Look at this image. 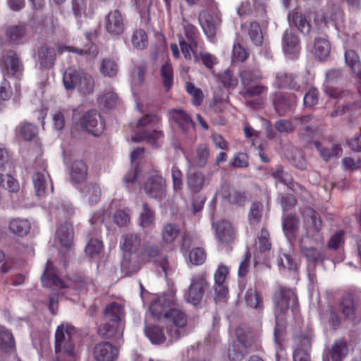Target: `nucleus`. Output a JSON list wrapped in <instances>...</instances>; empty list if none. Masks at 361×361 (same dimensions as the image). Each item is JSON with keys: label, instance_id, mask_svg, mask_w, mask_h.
Listing matches in <instances>:
<instances>
[{"label": "nucleus", "instance_id": "1", "mask_svg": "<svg viewBox=\"0 0 361 361\" xmlns=\"http://www.w3.org/2000/svg\"><path fill=\"white\" fill-rule=\"evenodd\" d=\"M78 339L77 329L68 323H62L55 332L54 350L52 361H76L75 342Z\"/></svg>", "mask_w": 361, "mask_h": 361}, {"label": "nucleus", "instance_id": "2", "mask_svg": "<svg viewBox=\"0 0 361 361\" xmlns=\"http://www.w3.org/2000/svg\"><path fill=\"white\" fill-rule=\"evenodd\" d=\"M141 245V238L136 233H124L121 238L120 247L123 252L121 263V270L126 275H131L139 270L137 252Z\"/></svg>", "mask_w": 361, "mask_h": 361}, {"label": "nucleus", "instance_id": "3", "mask_svg": "<svg viewBox=\"0 0 361 361\" xmlns=\"http://www.w3.org/2000/svg\"><path fill=\"white\" fill-rule=\"evenodd\" d=\"M243 90L240 94L244 97H253L260 96L267 92L268 87L260 83L262 74L257 67H243L239 71Z\"/></svg>", "mask_w": 361, "mask_h": 361}, {"label": "nucleus", "instance_id": "4", "mask_svg": "<svg viewBox=\"0 0 361 361\" xmlns=\"http://www.w3.org/2000/svg\"><path fill=\"white\" fill-rule=\"evenodd\" d=\"M164 317L168 322L166 331L171 341H178L188 334V317L182 310L170 307L164 313Z\"/></svg>", "mask_w": 361, "mask_h": 361}, {"label": "nucleus", "instance_id": "5", "mask_svg": "<svg viewBox=\"0 0 361 361\" xmlns=\"http://www.w3.org/2000/svg\"><path fill=\"white\" fill-rule=\"evenodd\" d=\"M137 256L139 269L141 264L154 262L161 267L166 277L173 271V267L166 256L161 254L159 246L157 244H145Z\"/></svg>", "mask_w": 361, "mask_h": 361}, {"label": "nucleus", "instance_id": "6", "mask_svg": "<svg viewBox=\"0 0 361 361\" xmlns=\"http://www.w3.org/2000/svg\"><path fill=\"white\" fill-rule=\"evenodd\" d=\"M338 309L345 319L357 323L361 319V293L347 292L339 299Z\"/></svg>", "mask_w": 361, "mask_h": 361}, {"label": "nucleus", "instance_id": "7", "mask_svg": "<svg viewBox=\"0 0 361 361\" xmlns=\"http://www.w3.org/2000/svg\"><path fill=\"white\" fill-rule=\"evenodd\" d=\"M273 302L276 308L275 314L283 316L289 308L298 305V298L293 289L280 287L274 293Z\"/></svg>", "mask_w": 361, "mask_h": 361}, {"label": "nucleus", "instance_id": "8", "mask_svg": "<svg viewBox=\"0 0 361 361\" xmlns=\"http://www.w3.org/2000/svg\"><path fill=\"white\" fill-rule=\"evenodd\" d=\"M313 333L311 331L302 332L294 340L293 351V361H311L312 341Z\"/></svg>", "mask_w": 361, "mask_h": 361}, {"label": "nucleus", "instance_id": "9", "mask_svg": "<svg viewBox=\"0 0 361 361\" xmlns=\"http://www.w3.org/2000/svg\"><path fill=\"white\" fill-rule=\"evenodd\" d=\"M208 286L207 276L204 273L195 274L191 278V283L185 293V300L194 305H199Z\"/></svg>", "mask_w": 361, "mask_h": 361}, {"label": "nucleus", "instance_id": "10", "mask_svg": "<svg viewBox=\"0 0 361 361\" xmlns=\"http://www.w3.org/2000/svg\"><path fill=\"white\" fill-rule=\"evenodd\" d=\"M78 123L82 129L94 136L100 135L104 129V123L96 110H90L82 115Z\"/></svg>", "mask_w": 361, "mask_h": 361}, {"label": "nucleus", "instance_id": "11", "mask_svg": "<svg viewBox=\"0 0 361 361\" xmlns=\"http://www.w3.org/2000/svg\"><path fill=\"white\" fill-rule=\"evenodd\" d=\"M325 82L326 87L325 92L332 98L343 99L345 97H352V93L348 90H339L331 87L343 78V71L341 68H331L328 70L325 75Z\"/></svg>", "mask_w": 361, "mask_h": 361}, {"label": "nucleus", "instance_id": "12", "mask_svg": "<svg viewBox=\"0 0 361 361\" xmlns=\"http://www.w3.org/2000/svg\"><path fill=\"white\" fill-rule=\"evenodd\" d=\"M271 101L276 112L283 116L296 106L298 97L294 93L276 92Z\"/></svg>", "mask_w": 361, "mask_h": 361}, {"label": "nucleus", "instance_id": "13", "mask_svg": "<svg viewBox=\"0 0 361 361\" xmlns=\"http://www.w3.org/2000/svg\"><path fill=\"white\" fill-rule=\"evenodd\" d=\"M144 190L149 198L161 200L166 194V180L159 175L149 176L145 182Z\"/></svg>", "mask_w": 361, "mask_h": 361}, {"label": "nucleus", "instance_id": "14", "mask_svg": "<svg viewBox=\"0 0 361 361\" xmlns=\"http://www.w3.org/2000/svg\"><path fill=\"white\" fill-rule=\"evenodd\" d=\"M302 215L306 235L311 238L318 235L323 225L319 213L311 207H306L302 210Z\"/></svg>", "mask_w": 361, "mask_h": 361}, {"label": "nucleus", "instance_id": "15", "mask_svg": "<svg viewBox=\"0 0 361 361\" xmlns=\"http://www.w3.org/2000/svg\"><path fill=\"white\" fill-rule=\"evenodd\" d=\"M104 28L113 37L122 35L126 28L123 14L118 9L110 11L104 18Z\"/></svg>", "mask_w": 361, "mask_h": 361}, {"label": "nucleus", "instance_id": "16", "mask_svg": "<svg viewBox=\"0 0 361 361\" xmlns=\"http://www.w3.org/2000/svg\"><path fill=\"white\" fill-rule=\"evenodd\" d=\"M0 66H4L6 73L12 76L21 75L24 69L20 58L13 50H8L2 56Z\"/></svg>", "mask_w": 361, "mask_h": 361}, {"label": "nucleus", "instance_id": "17", "mask_svg": "<svg viewBox=\"0 0 361 361\" xmlns=\"http://www.w3.org/2000/svg\"><path fill=\"white\" fill-rule=\"evenodd\" d=\"M282 47L288 58L294 59L298 57L301 49L300 39L292 29H288L284 32Z\"/></svg>", "mask_w": 361, "mask_h": 361}, {"label": "nucleus", "instance_id": "18", "mask_svg": "<svg viewBox=\"0 0 361 361\" xmlns=\"http://www.w3.org/2000/svg\"><path fill=\"white\" fill-rule=\"evenodd\" d=\"M198 20L204 34L208 39L212 41L217 29L220 26L221 19L217 16L212 15L207 11H202L199 14Z\"/></svg>", "mask_w": 361, "mask_h": 361}, {"label": "nucleus", "instance_id": "19", "mask_svg": "<svg viewBox=\"0 0 361 361\" xmlns=\"http://www.w3.org/2000/svg\"><path fill=\"white\" fill-rule=\"evenodd\" d=\"M93 355L97 361H114L118 355V350L111 343L104 341L94 346Z\"/></svg>", "mask_w": 361, "mask_h": 361}, {"label": "nucleus", "instance_id": "20", "mask_svg": "<svg viewBox=\"0 0 361 361\" xmlns=\"http://www.w3.org/2000/svg\"><path fill=\"white\" fill-rule=\"evenodd\" d=\"M207 179L203 172L188 170L186 173V184L192 194L200 192L207 185Z\"/></svg>", "mask_w": 361, "mask_h": 361}, {"label": "nucleus", "instance_id": "21", "mask_svg": "<svg viewBox=\"0 0 361 361\" xmlns=\"http://www.w3.org/2000/svg\"><path fill=\"white\" fill-rule=\"evenodd\" d=\"M348 347L347 343L343 339L336 340L331 348L324 353L323 361H343L348 355Z\"/></svg>", "mask_w": 361, "mask_h": 361}, {"label": "nucleus", "instance_id": "22", "mask_svg": "<svg viewBox=\"0 0 361 361\" xmlns=\"http://www.w3.org/2000/svg\"><path fill=\"white\" fill-rule=\"evenodd\" d=\"M275 85L279 89H288L299 92L301 86L298 76L287 72H279L276 75Z\"/></svg>", "mask_w": 361, "mask_h": 361}, {"label": "nucleus", "instance_id": "23", "mask_svg": "<svg viewBox=\"0 0 361 361\" xmlns=\"http://www.w3.org/2000/svg\"><path fill=\"white\" fill-rule=\"evenodd\" d=\"M300 248L302 255L306 258L307 267H316L319 263H323L325 259V253L322 249L314 247H307L302 245V240L300 242Z\"/></svg>", "mask_w": 361, "mask_h": 361}, {"label": "nucleus", "instance_id": "24", "mask_svg": "<svg viewBox=\"0 0 361 361\" xmlns=\"http://www.w3.org/2000/svg\"><path fill=\"white\" fill-rule=\"evenodd\" d=\"M170 114L173 121L184 133H188L191 130H195V123L190 116L184 110L173 109L170 110Z\"/></svg>", "mask_w": 361, "mask_h": 361}, {"label": "nucleus", "instance_id": "25", "mask_svg": "<svg viewBox=\"0 0 361 361\" xmlns=\"http://www.w3.org/2000/svg\"><path fill=\"white\" fill-rule=\"evenodd\" d=\"M345 63L352 70L357 81V90L361 94V61L357 53L353 50L349 49L345 51Z\"/></svg>", "mask_w": 361, "mask_h": 361}, {"label": "nucleus", "instance_id": "26", "mask_svg": "<svg viewBox=\"0 0 361 361\" xmlns=\"http://www.w3.org/2000/svg\"><path fill=\"white\" fill-rule=\"evenodd\" d=\"M42 283L45 287H50L51 286H59L61 288H66L64 283L57 276L55 268L50 260L47 262L46 268L43 274L41 276Z\"/></svg>", "mask_w": 361, "mask_h": 361}, {"label": "nucleus", "instance_id": "27", "mask_svg": "<svg viewBox=\"0 0 361 361\" xmlns=\"http://www.w3.org/2000/svg\"><path fill=\"white\" fill-rule=\"evenodd\" d=\"M221 195L224 199L229 203L238 206H243L246 202L250 199L248 192L245 190H238L236 189H224L221 191Z\"/></svg>", "mask_w": 361, "mask_h": 361}, {"label": "nucleus", "instance_id": "28", "mask_svg": "<svg viewBox=\"0 0 361 361\" xmlns=\"http://www.w3.org/2000/svg\"><path fill=\"white\" fill-rule=\"evenodd\" d=\"M124 317L123 306L117 302H113L108 305L104 310L103 321L114 322V324H119Z\"/></svg>", "mask_w": 361, "mask_h": 361}, {"label": "nucleus", "instance_id": "29", "mask_svg": "<svg viewBox=\"0 0 361 361\" xmlns=\"http://www.w3.org/2000/svg\"><path fill=\"white\" fill-rule=\"evenodd\" d=\"M163 133L160 130H142L137 133L134 137H132V141L135 142H140L146 141L154 147L159 145V140L163 137Z\"/></svg>", "mask_w": 361, "mask_h": 361}, {"label": "nucleus", "instance_id": "30", "mask_svg": "<svg viewBox=\"0 0 361 361\" xmlns=\"http://www.w3.org/2000/svg\"><path fill=\"white\" fill-rule=\"evenodd\" d=\"M71 181L75 183L84 182L87 177V166L82 160H75L70 169Z\"/></svg>", "mask_w": 361, "mask_h": 361}, {"label": "nucleus", "instance_id": "31", "mask_svg": "<svg viewBox=\"0 0 361 361\" xmlns=\"http://www.w3.org/2000/svg\"><path fill=\"white\" fill-rule=\"evenodd\" d=\"M216 235L223 243H228L234 240L235 234L231 224L225 220L219 221L216 226Z\"/></svg>", "mask_w": 361, "mask_h": 361}, {"label": "nucleus", "instance_id": "32", "mask_svg": "<svg viewBox=\"0 0 361 361\" xmlns=\"http://www.w3.org/2000/svg\"><path fill=\"white\" fill-rule=\"evenodd\" d=\"M173 303V298L171 295H162L151 303L149 310L154 316L164 317V313L166 312L165 308L170 307Z\"/></svg>", "mask_w": 361, "mask_h": 361}, {"label": "nucleus", "instance_id": "33", "mask_svg": "<svg viewBox=\"0 0 361 361\" xmlns=\"http://www.w3.org/2000/svg\"><path fill=\"white\" fill-rule=\"evenodd\" d=\"M330 51L331 44L327 39L322 37L314 39L312 52L318 60L326 61L329 56Z\"/></svg>", "mask_w": 361, "mask_h": 361}, {"label": "nucleus", "instance_id": "34", "mask_svg": "<svg viewBox=\"0 0 361 361\" xmlns=\"http://www.w3.org/2000/svg\"><path fill=\"white\" fill-rule=\"evenodd\" d=\"M282 226L288 240L291 242L295 240L299 227V220L298 217L295 214H288L283 218Z\"/></svg>", "mask_w": 361, "mask_h": 361}, {"label": "nucleus", "instance_id": "35", "mask_svg": "<svg viewBox=\"0 0 361 361\" xmlns=\"http://www.w3.org/2000/svg\"><path fill=\"white\" fill-rule=\"evenodd\" d=\"M314 145L319 152L321 157L325 161L333 158H338L341 156L342 148L338 144H333L330 148L324 147L320 142L315 141Z\"/></svg>", "mask_w": 361, "mask_h": 361}, {"label": "nucleus", "instance_id": "36", "mask_svg": "<svg viewBox=\"0 0 361 361\" xmlns=\"http://www.w3.org/2000/svg\"><path fill=\"white\" fill-rule=\"evenodd\" d=\"M27 171L30 173H33L32 179L36 195L39 197L44 195L47 184L46 173L39 171H35L33 168L30 167L27 168Z\"/></svg>", "mask_w": 361, "mask_h": 361}, {"label": "nucleus", "instance_id": "37", "mask_svg": "<svg viewBox=\"0 0 361 361\" xmlns=\"http://www.w3.org/2000/svg\"><path fill=\"white\" fill-rule=\"evenodd\" d=\"M56 58V51L54 47L42 46L38 50V59L44 68H51Z\"/></svg>", "mask_w": 361, "mask_h": 361}, {"label": "nucleus", "instance_id": "38", "mask_svg": "<svg viewBox=\"0 0 361 361\" xmlns=\"http://www.w3.org/2000/svg\"><path fill=\"white\" fill-rule=\"evenodd\" d=\"M16 348L13 336L10 330L0 325V350L3 353H10Z\"/></svg>", "mask_w": 361, "mask_h": 361}, {"label": "nucleus", "instance_id": "39", "mask_svg": "<svg viewBox=\"0 0 361 361\" xmlns=\"http://www.w3.org/2000/svg\"><path fill=\"white\" fill-rule=\"evenodd\" d=\"M155 212L147 202H143L139 214V225L142 228L153 227L155 224Z\"/></svg>", "mask_w": 361, "mask_h": 361}, {"label": "nucleus", "instance_id": "40", "mask_svg": "<svg viewBox=\"0 0 361 361\" xmlns=\"http://www.w3.org/2000/svg\"><path fill=\"white\" fill-rule=\"evenodd\" d=\"M288 18L290 24H293L302 33L308 35L310 32L311 24L302 13L291 12Z\"/></svg>", "mask_w": 361, "mask_h": 361}, {"label": "nucleus", "instance_id": "41", "mask_svg": "<svg viewBox=\"0 0 361 361\" xmlns=\"http://www.w3.org/2000/svg\"><path fill=\"white\" fill-rule=\"evenodd\" d=\"M343 15V11L339 5L329 4L324 10L320 20L322 23L327 24L329 22L338 21L342 18Z\"/></svg>", "mask_w": 361, "mask_h": 361}, {"label": "nucleus", "instance_id": "42", "mask_svg": "<svg viewBox=\"0 0 361 361\" xmlns=\"http://www.w3.org/2000/svg\"><path fill=\"white\" fill-rule=\"evenodd\" d=\"M319 318L322 322L328 323L334 330L337 329L341 324V319L332 306H329L326 309L321 311Z\"/></svg>", "mask_w": 361, "mask_h": 361}, {"label": "nucleus", "instance_id": "43", "mask_svg": "<svg viewBox=\"0 0 361 361\" xmlns=\"http://www.w3.org/2000/svg\"><path fill=\"white\" fill-rule=\"evenodd\" d=\"M31 228L30 221L26 219L15 218L9 222V231L13 234L23 237L26 235Z\"/></svg>", "mask_w": 361, "mask_h": 361}, {"label": "nucleus", "instance_id": "44", "mask_svg": "<svg viewBox=\"0 0 361 361\" xmlns=\"http://www.w3.org/2000/svg\"><path fill=\"white\" fill-rule=\"evenodd\" d=\"M56 235L62 246L71 247L73 239V229L71 223L65 222L56 231Z\"/></svg>", "mask_w": 361, "mask_h": 361}, {"label": "nucleus", "instance_id": "45", "mask_svg": "<svg viewBox=\"0 0 361 361\" xmlns=\"http://www.w3.org/2000/svg\"><path fill=\"white\" fill-rule=\"evenodd\" d=\"M145 333L152 343L154 345H161L166 340L163 329L157 325L145 326Z\"/></svg>", "mask_w": 361, "mask_h": 361}, {"label": "nucleus", "instance_id": "46", "mask_svg": "<svg viewBox=\"0 0 361 361\" xmlns=\"http://www.w3.org/2000/svg\"><path fill=\"white\" fill-rule=\"evenodd\" d=\"M180 233L179 226L173 223L164 224L161 229V240L165 244H171Z\"/></svg>", "mask_w": 361, "mask_h": 361}, {"label": "nucleus", "instance_id": "47", "mask_svg": "<svg viewBox=\"0 0 361 361\" xmlns=\"http://www.w3.org/2000/svg\"><path fill=\"white\" fill-rule=\"evenodd\" d=\"M16 135L25 140H32L38 133L37 126L30 123H22L16 130Z\"/></svg>", "mask_w": 361, "mask_h": 361}, {"label": "nucleus", "instance_id": "48", "mask_svg": "<svg viewBox=\"0 0 361 361\" xmlns=\"http://www.w3.org/2000/svg\"><path fill=\"white\" fill-rule=\"evenodd\" d=\"M223 87L227 90H234L238 85V79L233 71L228 68L217 75Z\"/></svg>", "mask_w": 361, "mask_h": 361}, {"label": "nucleus", "instance_id": "49", "mask_svg": "<svg viewBox=\"0 0 361 361\" xmlns=\"http://www.w3.org/2000/svg\"><path fill=\"white\" fill-rule=\"evenodd\" d=\"M160 72L164 87L169 92L173 85V70L171 63L166 61L161 66Z\"/></svg>", "mask_w": 361, "mask_h": 361}, {"label": "nucleus", "instance_id": "50", "mask_svg": "<svg viewBox=\"0 0 361 361\" xmlns=\"http://www.w3.org/2000/svg\"><path fill=\"white\" fill-rule=\"evenodd\" d=\"M80 71L68 68L63 77L64 87L68 90H72L77 87L80 77Z\"/></svg>", "mask_w": 361, "mask_h": 361}, {"label": "nucleus", "instance_id": "51", "mask_svg": "<svg viewBox=\"0 0 361 361\" xmlns=\"http://www.w3.org/2000/svg\"><path fill=\"white\" fill-rule=\"evenodd\" d=\"M118 324H114V322L103 321V324L98 328V334L104 338L111 339L116 336Z\"/></svg>", "mask_w": 361, "mask_h": 361}, {"label": "nucleus", "instance_id": "52", "mask_svg": "<svg viewBox=\"0 0 361 361\" xmlns=\"http://www.w3.org/2000/svg\"><path fill=\"white\" fill-rule=\"evenodd\" d=\"M246 304L252 308L261 310L263 307V300L256 289H248L245 295Z\"/></svg>", "mask_w": 361, "mask_h": 361}, {"label": "nucleus", "instance_id": "53", "mask_svg": "<svg viewBox=\"0 0 361 361\" xmlns=\"http://www.w3.org/2000/svg\"><path fill=\"white\" fill-rule=\"evenodd\" d=\"M101 73L109 78L115 77L118 72V66L116 61L111 59H104L99 68Z\"/></svg>", "mask_w": 361, "mask_h": 361}, {"label": "nucleus", "instance_id": "54", "mask_svg": "<svg viewBox=\"0 0 361 361\" xmlns=\"http://www.w3.org/2000/svg\"><path fill=\"white\" fill-rule=\"evenodd\" d=\"M77 87L83 94H90L92 92L94 88V80L92 77L80 71V77Z\"/></svg>", "mask_w": 361, "mask_h": 361}, {"label": "nucleus", "instance_id": "55", "mask_svg": "<svg viewBox=\"0 0 361 361\" xmlns=\"http://www.w3.org/2000/svg\"><path fill=\"white\" fill-rule=\"evenodd\" d=\"M248 353L240 344L233 342L228 348L227 356L230 361H242Z\"/></svg>", "mask_w": 361, "mask_h": 361}, {"label": "nucleus", "instance_id": "56", "mask_svg": "<svg viewBox=\"0 0 361 361\" xmlns=\"http://www.w3.org/2000/svg\"><path fill=\"white\" fill-rule=\"evenodd\" d=\"M264 205L262 202L255 201L251 204L248 214V220L251 225L258 224L262 219Z\"/></svg>", "mask_w": 361, "mask_h": 361}, {"label": "nucleus", "instance_id": "57", "mask_svg": "<svg viewBox=\"0 0 361 361\" xmlns=\"http://www.w3.org/2000/svg\"><path fill=\"white\" fill-rule=\"evenodd\" d=\"M248 35L252 42L255 46H262L263 43V35L260 25L257 22L250 23L248 27Z\"/></svg>", "mask_w": 361, "mask_h": 361}, {"label": "nucleus", "instance_id": "58", "mask_svg": "<svg viewBox=\"0 0 361 361\" xmlns=\"http://www.w3.org/2000/svg\"><path fill=\"white\" fill-rule=\"evenodd\" d=\"M276 325L274 328V341L278 345H281L283 338L286 333V326L284 318L282 315L276 313Z\"/></svg>", "mask_w": 361, "mask_h": 361}, {"label": "nucleus", "instance_id": "59", "mask_svg": "<svg viewBox=\"0 0 361 361\" xmlns=\"http://www.w3.org/2000/svg\"><path fill=\"white\" fill-rule=\"evenodd\" d=\"M82 192L87 197L89 202L92 204L97 203L100 200L101 189L95 183L87 184L84 187Z\"/></svg>", "mask_w": 361, "mask_h": 361}, {"label": "nucleus", "instance_id": "60", "mask_svg": "<svg viewBox=\"0 0 361 361\" xmlns=\"http://www.w3.org/2000/svg\"><path fill=\"white\" fill-rule=\"evenodd\" d=\"M26 34V28L24 25H11L6 31V37L13 42L20 40Z\"/></svg>", "mask_w": 361, "mask_h": 361}, {"label": "nucleus", "instance_id": "61", "mask_svg": "<svg viewBox=\"0 0 361 361\" xmlns=\"http://www.w3.org/2000/svg\"><path fill=\"white\" fill-rule=\"evenodd\" d=\"M131 42L135 49H145L148 45V38L145 31L142 29L135 30L131 37Z\"/></svg>", "mask_w": 361, "mask_h": 361}, {"label": "nucleus", "instance_id": "62", "mask_svg": "<svg viewBox=\"0 0 361 361\" xmlns=\"http://www.w3.org/2000/svg\"><path fill=\"white\" fill-rule=\"evenodd\" d=\"M209 157L207 146L204 144L200 145L196 149L195 163L198 168H204Z\"/></svg>", "mask_w": 361, "mask_h": 361}, {"label": "nucleus", "instance_id": "63", "mask_svg": "<svg viewBox=\"0 0 361 361\" xmlns=\"http://www.w3.org/2000/svg\"><path fill=\"white\" fill-rule=\"evenodd\" d=\"M187 92L192 97V104L195 106H200L204 99V94L201 89L196 87L192 82H187L185 83Z\"/></svg>", "mask_w": 361, "mask_h": 361}, {"label": "nucleus", "instance_id": "64", "mask_svg": "<svg viewBox=\"0 0 361 361\" xmlns=\"http://www.w3.org/2000/svg\"><path fill=\"white\" fill-rule=\"evenodd\" d=\"M118 99L117 94L112 90H109L101 95L100 102L106 109H111L116 106Z\"/></svg>", "mask_w": 361, "mask_h": 361}]
</instances>
